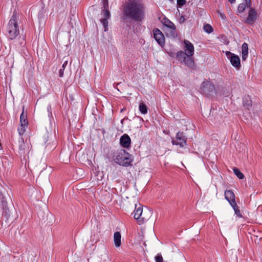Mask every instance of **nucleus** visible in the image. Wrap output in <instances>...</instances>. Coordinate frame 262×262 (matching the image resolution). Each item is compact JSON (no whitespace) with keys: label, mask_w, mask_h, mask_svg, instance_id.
Here are the masks:
<instances>
[{"label":"nucleus","mask_w":262,"mask_h":262,"mask_svg":"<svg viewBox=\"0 0 262 262\" xmlns=\"http://www.w3.org/2000/svg\"><path fill=\"white\" fill-rule=\"evenodd\" d=\"M103 8L101 13L103 18L100 19V22L103 25L104 31H107L108 30V21L107 19L110 18V13L108 10V3L107 0H103Z\"/></svg>","instance_id":"nucleus-6"},{"label":"nucleus","mask_w":262,"mask_h":262,"mask_svg":"<svg viewBox=\"0 0 262 262\" xmlns=\"http://www.w3.org/2000/svg\"><path fill=\"white\" fill-rule=\"evenodd\" d=\"M204 30L208 33H211L213 31V28L210 25L206 24L204 26Z\"/></svg>","instance_id":"nucleus-23"},{"label":"nucleus","mask_w":262,"mask_h":262,"mask_svg":"<svg viewBox=\"0 0 262 262\" xmlns=\"http://www.w3.org/2000/svg\"><path fill=\"white\" fill-rule=\"evenodd\" d=\"M5 189L3 188L0 189V200L2 202L4 201L5 199Z\"/></svg>","instance_id":"nucleus-25"},{"label":"nucleus","mask_w":262,"mask_h":262,"mask_svg":"<svg viewBox=\"0 0 262 262\" xmlns=\"http://www.w3.org/2000/svg\"><path fill=\"white\" fill-rule=\"evenodd\" d=\"M246 7H247L246 3L245 4L242 3V4H239L238 7V9H237L238 12L239 13L243 12L246 8Z\"/></svg>","instance_id":"nucleus-24"},{"label":"nucleus","mask_w":262,"mask_h":262,"mask_svg":"<svg viewBox=\"0 0 262 262\" xmlns=\"http://www.w3.org/2000/svg\"><path fill=\"white\" fill-rule=\"evenodd\" d=\"M169 1H172L173 0H169Z\"/></svg>","instance_id":"nucleus-34"},{"label":"nucleus","mask_w":262,"mask_h":262,"mask_svg":"<svg viewBox=\"0 0 262 262\" xmlns=\"http://www.w3.org/2000/svg\"><path fill=\"white\" fill-rule=\"evenodd\" d=\"M201 91L206 95H210L214 90V85L208 81H204L201 86Z\"/></svg>","instance_id":"nucleus-9"},{"label":"nucleus","mask_w":262,"mask_h":262,"mask_svg":"<svg viewBox=\"0 0 262 262\" xmlns=\"http://www.w3.org/2000/svg\"><path fill=\"white\" fill-rule=\"evenodd\" d=\"M139 109L140 112L143 114H146L147 113V106L143 103L140 104Z\"/></svg>","instance_id":"nucleus-20"},{"label":"nucleus","mask_w":262,"mask_h":262,"mask_svg":"<svg viewBox=\"0 0 262 262\" xmlns=\"http://www.w3.org/2000/svg\"><path fill=\"white\" fill-rule=\"evenodd\" d=\"M26 126H21L18 128V132L20 135H23L26 131L25 127Z\"/></svg>","instance_id":"nucleus-27"},{"label":"nucleus","mask_w":262,"mask_h":262,"mask_svg":"<svg viewBox=\"0 0 262 262\" xmlns=\"http://www.w3.org/2000/svg\"><path fill=\"white\" fill-rule=\"evenodd\" d=\"M153 35L156 41L163 46L165 43V37L162 32L158 29H155L153 30Z\"/></svg>","instance_id":"nucleus-10"},{"label":"nucleus","mask_w":262,"mask_h":262,"mask_svg":"<svg viewBox=\"0 0 262 262\" xmlns=\"http://www.w3.org/2000/svg\"><path fill=\"white\" fill-rule=\"evenodd\" d=\"M52 107L51 105H48L47 106V111L49 114V116L52 115Z\"/></svg>","instance_id":"nucleus-30"},{"label":"nucleus","mask_w":262,"mask_h":262,"mask_svg":"<svg viewBox=\"0 0 262 262\" xmlns=\"http://www.w3.org/2000/svg\"><path fill=\"white\" fill-rule=\"evenodd\" d=\"M248 55V45L244 42L242 46V58L243 60H246Z\"/></svg>","instance_id":"nucleus-15"},{"label":"nucleus","mask_w":262,"mask_h":262,"mask_svg":"<svg viewBox=\"0 0 262 262\" xmlns=\"http://www.w3.org/2000/svg\"><path fill=\"white\" fill-rule=\"evenodd\" d=\"M17 13L14 11L7 26V35L11 40L15 38L19 34V29L17 23Z\"/></svg>","instance_id":"nucleus-5"},{"label":"nucleus","mask_w":262,"mask_h":262,"mask_svg":"<svg viewBox=\"0 0 262 262\" xmlns=\"http://www.w3.org/2000/svg\"><path fill=\"white\" fill-rule=\"evenodd\" d=\"M113 160L115 163L123 166L127 167L132 165L130 155L124 149H120L115 152Z\"/></svg>","instance_id":"nucleus-3"},{"label":"nucleus","mask_w":262,"mask_h":262,"mask_svg":"<svg viewBox=\"0 0 262 262\" xmlns=\"http://www.w3.org/2000/svg\"><path fill=\"white\" fill-rule=\"evenodd\" d=\"M156 262H163V257L161 254H158L155 257Z\"/></svg>","instance_id":"nucleus-28"},{"label":"nucleus","mask_w":262,"mask_h":262,"mask_svg":"<svg viewBox=\"0 0 262 262\" xmlns=\"http://www.w3.org/2000/svg\"><path fill=\"white\" fill-rule=\"evenodd\" d=\"M114 245L116 248H119L121 245V235L120 232L117 231L114 233L113 236Z\"/></svg>","instance_id":"nucleus-14"},{"label":"nucleus","mask_w":262,"mask_h":262,"mask_svg":"<svg viewBox=\"0 0 262 262\" xmlns=\"http://www.w3.org/2000/svg\"><path fill=\"white\" fill-rule=\"evenodd\" d=\"M124 14L126 18L140 20L143 15V7L138 0H129L126 5Z\"/></svg>","instance_id":"nucleus-2"},{"label":"nucleus","mask_w":262,"mask_h":262,"mask_svg":"<svg viewBox=\"0 0 262 262\" xmlns=\"http://www.w3.org/2000/svg\"><path fill=\"white\" fill-rule=\"evenodd\" d=\"M256 12L254 9L250 7L249 11L248 16L246 19V23L248 24H253L256 19Z\"/></svg>","instance_id":"nucleus-12"},{"label":"nucleus","mask_w":262,"mask_h":262,"mask_svg":"<svg viewBox=\"0 0 262 262\" xmlns=\"http://www.w3.org/2000/svg\"><path fill=\"white\" fill-rule=\"evenodd\" d=\"M187 137L182 132H179L176 135V139H172V144L173 145H179L181 147H183L186 144Z\"/></svg>","instance_id":"nucleus-7"},{"label":"nucleus","mask_w":262,"mask_h":262,"mask_svg":"<svg viewBox=\"0 0 262 262\" xmlns=\"http://www.w3.org/2000/svg\"><path fill=\"white\" fill-rule=\"evenodd\" d=\"M243 104L244 106H246L248 109L249 108V107L251 106L252 101L249 96L245 97L243 99Z\"/></svg>","instance_id":"nucleus-18"},{"label":"nucleus","mask_w":262,"mask_h":262,"mask_svg":"<svg viewBox=\"0 0 262 262\" xmlns=\"http://www.w3.org/2000/svg\"><path fill=\"white\" fill-rule=\"evenodd\" d=\"M230 3H234L235 0H228Z\"/></svg>","instance_id":"nucleus-33"},{"label":"nucleus","mask_w":262,"mask_h":262,"mask_svg":"<svg viewBox=\"0 0 262 262\" xmlns=\"http://www.w3.org/2000/svg\"><path fill=\"white\" fill-rule=\"evenodd\" d=\"M67 64H68L67 60L63 62V63L62 66V68L60 69L59 72V75L60 77H63V74H64V70L65 68L67 67Z\"/></svg>","instance_id":"nucleus-22"},{"label":"nucleus","mask_w":262,"mask_h":262,"mask_svg":"<svg viewBox=\"0 0 262 262\" xmlns=\"http://www.w3.org/2000/svg\"><path fill=\"white\" fill-rule=\"evenodd\" d=\"M233 208L235 213L236 214L237 216L242 217V215L240 212V210L238 208V207L237 206L236 202H233L232 204L230 205Z\"/></svg>","instance_id":"nucleus-19"},{"label":"nucleus","mask_w":262,"mask_h":262,"mask_svg":"<svg viewBox=\"0 0 262 262\" xmlns=\"http://www.w3.org/2000/svg\"><path fill=\"white\" fill-rule=\"evenodd\" d=\"M163 24L165 26L171 29L172 31H175V30H176L175 25H174V24L173 23L170 21L169 20H168V19L164 20V21L163 22Z\"/></svg>","instance_id":"nucleus-17"},{"label":"nucleus","mask_w":262,"mask_h":262,"mask_svg":"<svg viewBox=\"0 0 262 262\" xmlns=\"http://www.w3.org/2000/svg\"><path fill=\"white\" fill-rule=\"evenodd\" d=\"M120 145L124 148H128L130 146L131 139L127 134H123L120 139Z\"/></svg>","instance_id":"nucleus-11"},{"label":"nucleus","mask_w":262,"mask_h":262,"mask_svg":"<svg viewBox=\"0 0 262 262\" xmlns=\"http://www.w3.org/2000/svg\"><path fill=\"white\" fill-rule=\"evenodd\" d=\"M20 123L21 126H27L28 122L27 118V115L25 114L24 110H23V112L20 116Z\"/></svg>","instance_id":"nucleus-16"},{"label":"nucleus","mask_w":262,"mask_h":262,"mask_svg":"<svg viewBox=\"0 0 262 262\" xmlns=\"http://www.w3.org/2000/svg\"><path fill=\"white\" fill-rule=\"evenodd\" d=\"M233 171L234 174L239 179H243L244 178V174L240 171V170L236 168H233Z\"/></svg>","instance_id":"nucleus-21"},{"label":"nucleus","mask_w":262,"mask_h":262,"mask_svg":"<svg viewBox=\"0 0 262 262\" xmlns=\"http://www.w3.org/2000/svg\"><path fill=\"white\" fill-rule=\"evenodd\" d=\"M25 144L22 141L19 145L20 154H24L25 153Z\"/></svg>","instance_id":"nucleus-26"},{"label":"nucleus","mask_w":262,"mask_h":262,"mask_svg":"<svg viewBox=\"0 0 262 262\" xmlns=\"http://www.w3.org/2000/svg\"><path fill=\"white\" fill-rule=\"evenodd\" d=\"M224 194L225 199L230 205L232 204V202H236L235 200V195L232 191L227 190L225 191Z\"/></svg>","instance_id":"nucleus-13"},{"label":"nucleus","mask_w":262,"mask_h":262,"mask_svg":"<svg viewBox=\"0 0 262 262\" xmlns=\"http://www.w3.org/2000/svg\"><path fill=\"white\" fill-rule=\"evenodd\" d=\"M151 212L147 209L143 210L142 206L140 204H135L134 218L137 220L139 224H143L151 216Z\"/></svg>","instance_id":"nucleus-4"},{"label":"nucleus","mask_w":262,"mask_h":262,"mask_svg":"<svg viewBox=\"0 0 262 262\" xmlns=\"http://www.w3.org/2000/svg\"><path fill=\"white\" fill-rule=\"evenodd\" d=\"M185 0H177V5L180 7L184 5L185 4Z\"/></svg>","instance_id":"nucleus-29"},{"label":"nucleus","mask_w":262,"mask_h":262,"mask_svg":"<svg viewBox=\"0 0 262 262\" xmlns=\"http://www.w3.org/2000/svg\"><path fill=\"white\" fill-rule=\"evenodd\" d=\"M245 3L247 7H250L251 6V0H245Z\"/></svg>","instance_id":"nucleus-31"},{"label":"nucleus","mask_w":262,"mask_h":262,"mask_svg":"<svg viewBox=\"0 0 262 262\" xmlns=\"http://www.w3.org/2000/svg\"><path fill=\"white\" fill-rule=\"evenodd\" d=\"M226 54L231 64L236 69L239 68L241 62L239 57L229 51L226 52Z\"/></svg>","instance_id":"nucleus-8"},{"label":"nucleus","mask_w":262,"mask_h":262,"mask_svg":"<svg viewBox=\"0 0 262 262\" xmlns=\"http://www.w3.org/2000/svg\"><path fill=\"white\" fill-rule=\"evenodd\" d=\"M219 14L220 16L221 17V18L222 19H225L226 17H225V15L224 14H223V13H221V12H219Z\"/></svg>","instance_id":"nucleus-32"},{"label":"nucleus","mask_w":262,"mask_h":262,"mask_svg":"<svg viewBox=\"0 0 262 262\" xmlns=\"http://www.w3.org/2000/svg\"><path fill=\"white\" fill-rule=\"evenodd\" d=\"M184 51H179L177 53V58L185 66L190 69L195 68V63L193 55L194 53V48L193 44L189 40H184Z\"/></svg>","instance_id":"nucleus-1"}]
</instances>
